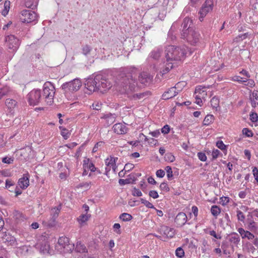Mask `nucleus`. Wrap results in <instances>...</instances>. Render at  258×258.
I'll return each mask as SVG.
<instances>
[{
	"mask_svg": "<svg viewBox=\"0 0 258 258\" xmlns=\"http://www.w3.org/2000/svg\"><path fill=\"white\" fill-rule=\"evenodd\" d=\"M138 76L137 70L131 69L120 72L117 76L115 85L117 89L122 94H126L132 100H137L146 98L151 95V92H144L133 94L137 90L136 77Z\"/></svg>",
	"mask_w": 258,
	"mask_h": 258,
	"instance_id": "f257e3e1",
	"label": "nucleus"
},
{
	"mask_svg": "<svg viewBox=\"0 0 258 258\" xmlns=\"http://www.w3.org/2000/svg\"><path fill=\"white\" fill-rule=\"evenodd\" d=\"M86 88L90 91H99L104 93L112 87V84L105 77L102 75H97L94 78H90L85 82Z\"/></svg>",
	"mask_w": 258,
	"mask_h": 258,
	"instance_id": "f03ea898",
	"label": "nucleus"
},
{
	"mask_svg": "<svg viewBox=\"0 0 258 258\" xmlns=\"http://www.w3.org/2000/svg\"><path fill=\"white\" fill-rule=\"evenodd\" d=\"M165 53L166 61L175 63L181 61L184 57L186 51L184 48L174 45H169L166 47Z\"/></svg>",
	"mask_w": 258,
	"mask_h": 258,
	"instance_id": "7ed1b4c3",
	"label": "nucleus"
},
{
	"mask_svg": "<svg viewBox=\"0 0 258 258\" xmlns=\"http://www.w3.org/2000/svg\"><path fill=\"white\" fill-rule=\"evenodd\" d=\"M55 94V88L50 82H46L43 85V99L48 105H51L53 102Z\"/></svg>",
	"mask_w": 258,
	"mask_h": 258,
	"instance_id": "20e7f679",
	"label": "nucleus"
},
{
	"mask_svg": "<svg viewBox=\"0 0 258 258\" xmlns=\"http://www.w3.org/2000/svg\"><path fill=\"white\" fill-rule=\"evenodd\" d=\"M181 35L183 39H185L191 45L196 44L200 38V34L195 28L184 30Z\"/></svg>",
	"mask_w": 258,
	"mask_h": 258,
	"instance_id": "39448f33",
	"label": "nucleus"
},
{
	"mask_svg": "<svg viewBox=\"0 0 258 258\" xmlns=\"http://www.w3.org/2000/svg\"><path fill=\"white\" fill-rule=\"evenodd\" d=\"M81 86V81L79 79H75L73 81L63 84L61 86V89L65 92H73L78 91Z\"/></svg>",
	"mask_w": 258,
	"mask_h": 258,
	"instance_id": "423d86ee",
	"label": "nucleus"
},
{
	"mask_svg": "<svg viewBox=\"0 0 258 258\" xmlns=\"http://www.w3.org/2000/svg\"><path fill=\"white\" fill-rule=\"evenodd\" d=\"M27 99L31 105H36L43 100L40 90L34 89L28 95Z\"/></svg>",
	"mask_w": 258,
	"mask_h": 258,
	"instance_id": "0eeeda50",
	"label": "nucleus"
},
{
	"mask_svg": "<svg viewBox=\"0 0 258 258\" xmlns=\"http://www.w3.org/2000/svg\"><path fill=\"white\" fill-rule=\"evenodd\" d=\"M36 19L37 15L34 11L24 10L21 12L20 20L23 23H29L35 21Z\"/></svg>",
	"mask_w": 258,
	"mask_h": 258,
	"instance_id": "6e6552de",
	"label": "nucleus"
},
{
	"mask_svg": "<svg viewBox=\"0 0 258 258\" xmlns=\"http://www.w3.org/2000/svg\"><path fill=\"white\" fill-rule=\"evenodd\" d=\"M5 42L9 49H12L13 51H16L20 44V40L13 35L6 36Z\"/></svg>",
	"mask_w": 258,
	"mask_h": 258,
	"instance_id": "1a4fd4ad",
	"label": "nucleus"
},
{
	"mask_svg": "<svg viewBox=\"0 0 258 258\" xmlns=\"http://www.w3.org/2000/svg\"><path fill=\"white\" fill-rule=\"evenodd\" d=\"M213 1H205V3L201 8L199 14H200L199 20L202 22L206 15L213 9Z\"/></svg>",
	"mask_w": 258,
	"mask_h": 258,
	"instance_id": "9d476101",
	"label": "nucleus"
},
{
	"mask_svg": "<svg viewBox=\"0 0 258 258\" xmlns=\"http://www.w3.org/2000/svg\"><path fill=\"white\" fill-rule=\"evenodd\" d=\"M184 84V82H178L173 87H171L167 91H165L162 95V99L164 100H167L174 97L178 94V92L176 91V89L179 88V85H183Z\"/></svg>",
	"mask_w": 258,
	"mask_h": 258,
	"instance_id": "9b49d317",
	"label": "nucleus"
},
{
	"mask_svg": "<svg viewBox=\"0 0 258 258\" xmlns=\"http://www.w3.org/2000/svg\"><path fill=\"white\" fill-rule=\"evenodd\" d=\"M118 158H114L112 157H110V158H108L105 160V164L106 167L105 168V170L106 173L110 171L111 168L112 169L114 172H115V170L116 168V166L115 165V161L117 160Z\"/></svg>",
	"mask_w": 258,
	"mask_h": 258,
	"instance_id": "f8f14e48",
	"label": "nucleus"
},
{
	"mask_svg": "<svg viewBox=\"0 0 258 258\" xmlns=\"http://www.w3.org/2000/svg\"><path fill=\"white\" fill-rule=\"evenodd\" d=\"M160 231L162 234L168 238H172L175 235V230L166 226H162Z\"/></svg>",
	"mask_w": 258,
	"mask_h": 258,
	"instance_id": "ddd939ff",
	"label": "nucleus"
},
{
	"mask_svg": "<svg viewBox=\"0 0 258 258\" xmlns=\"http://www.w3.org/2000/svg\"><path fill=\"white\" fill-rule=\"evenodd\" d=\"M139 81L142 84L147 85L149 84L152 79L151 76L147 72H142L138 76Z\"/></svg>",
	"mask_w": 258,
	"mask_h": 258,
	"instance_id": "4468645a",
	"label": "nucleus"
},
{
	"mask_svg": "<svg viewBox=\"0 0 258 258\" xmlns=\"http://www.w3.org/2000/svg\"><path fill=\"white\" fill-rule=\"evenodd\" d=\"M174 221L178 226L181 227L186 222L187 216L184 213L180 212L176 216Z\"/></svg>",
	"mask_w": 258,
	"mask_h": 258,
	"instance_id": "2eb2a0df",
	"label": "nucleus"
},
{
	"mask_svg": "<svg viewBox=\"0 0 258 258\" xmlns=\"http://www.w3.org/2000/svg\"><path fill=\"white\" fill-rule=\"evenodd\" d=\"M114 132L119 135L124 134L126 133L127 128L126 126L122 123H116L113 126Z\"/></svg>",
	"mask_w": 258,
	"mask_h": 258,
	"instance_id": "dca6fc26",
	"label": "nucleus"
},
{
	"mask_svg": "<svg viewBox=\"0 0 258 258\" xmlns=\"http://www.w3.org/2000/svg\"><path fill=\"white\" fill-rule=\"evenodd\" d=\"M106 120V123L107 126H109L114 122L116 118V115L110 113L104 114L101 117Z\"/></svg>",
	"mask_w": 258,
	"mask_h": 258,
	"instance_id": "f3484780",
	"label": "nucleus"
},
{
	"mask_svg": "<svg viewBox=\"0 0 258 258\" xmlns=\"http://www.w3.org/2000/svg\"><path fill=\"white\" fill-rule=\"evenodd\" d=\"M238 231L243 239L247 238L248 239L250 240L253 239L254 238V236L253 234L248 231L244 230L242 228H239L238 229Z\"/></svg>",
	"mask_w": 258,
	"mask_h": 258,
	"instance_id": "a211bd4d",
	"label": "nucleus"
},
{
	"mask_svg": "<svg viewBox=\"0 0 258 258\" xmlns=\"http://www.w3.org/2000/svg\"><path fill=\"white\" fill-rule=\"evenodd\" d=\"M192 21L189 18L186 17L184 19L183 22L182 24V33L184 30H188L189 29H194V28L192 27Z\"/></svg>",
	"mask_w": 258,
	"mask_h": 258,
	"instance_id": "6ab92c4d",
	"label": "nucleus"
},
{
	"mask_svg": "<svg viewBox=\"0 0 258 258\" xmlns=\"http://www.w3.org/2000/svg\"><path fill=\"white\" fill-rule=\"evenodd\" d=\"M61 208V205H59L56 207L53 208L51 209V215H52V219H53L52 223H50L48 224L49 226H52L54 225V222L55 219L58 216L59 213L60 211Z\"/></svg>",
	"mask_w": 258,
	"mask_h": 258,
	"instance_id": "aec40b11",
	"label": "nucleus"
},
{
	"mask_svg": "<svg viewBox=\"0 0 258 258\" xmlns=\"http://www.w3.org/2000/svg\"><path fill=\"white\" fill-rule=\"evenodd\" d=\"M251 104L252 107L255 108L258 106V91H254L250 97Z\"/></svg>",
	"mask_w": 258,
	"mask_h": 258,
	"instance_id": "412c9836",
	"label": "nucleus"
},
{
	"mask_svg": "<svg viewBox=\"0 0 258 258\" xmlns=\"http://www.w3.org/2000/svg\"><path fill=\"white\" fill-rule=\"evenodd\" d=\"M174 62H166V64L160 68V72L162 75L167 73L171 69L173 68Z\"/></svg>",
	"mask_w": 258,
	"mask_h": 258,
	"instance_id": "4be33fe9",
	"label": "nucleus"
},
{
	"mask_svg": "<svg viewBox=\"0 0 258 258\" xmlns=\"http://www.w3.org/2000/svg\"><path fill=\"white\" fill-rule=\"evenodd\" d=\"M247 228L251 231H254L256 230L257 228L256 223L252 220V216H250V218L248 217L247 219Z\"/></svg>",
	"mask_w": 258,
	"mask_h": 258,
	"instance_id": "5701e85b",
	"label": "nucleus"
},
{
	"mask_svg": "<svg viewBox=\"0 0 258 258\" xmlns=\"http://www.w3.org/2000/svg\"><path fill=\"white\" fill-rule=\"evenodd\" d=\"M18 184L22 188H27L29 184V178L27 176H23L19 180Z\"/></svg>",
	"mask_w": 258,
	"mask_h": 258,
	"instance_id": "b1692460",
	"label": "nucleus"
},
{
	"mask_svg": "<svg viewBox=\"0 0 258 258\" xmlns=\"http://www.w3.org/2000/svg\"><path fill=\"white\" fill-rule=\"evenodd\" d=\"M58 244L62 247L65 248L70 244V239L67 237H61L58 240Z\"/></svg>",
	"mask_w": 258,
	"mask_h": 258,
	"instance_id": "393cba45",
	"label": "nucleus"
},
{
	"mask_svg": "<svg viewBox=\"0 0 258 258\" xmlns=\"http://www.w3.org/2000/svg\"><path fill=\"white\" fill-rule=\"evenodd\" d=\"M90 217V215L87 214H81L78 218L77 220L81 226H83L84 224L87 222Z\"/></svg>",
	"mask_w": 258,
	"mask_h": 258,
	"instance_id": "a878e982",
	"label": "nucleus"
},
{
	"mask_svg": "<svg viewBox=\"0 0 258 258\" xmlns=\"http://www.w3.org/2000/svg\"><path fill=\"white\" fill-rule=\"evenodd\" d=\"M229 241L231 243L237 245L240 242V237L238 234L236 233H232L229 236Z\"/></svg>",
	"mask_w": 258,
	"mask_h": 258,
	"instance_id": "bb28decb",
	"label": "nucleus"
},
{
	"mask_svg": "<svg viewBox=\"0 0 258 258\" xmlns=\"http://www.w3.org/2000/svg\"><path fill=\"white\" fill-rule=\"evenodd\" d=\"M50 246L47 242L44 241L42 242L40 247V250L43 253H49Z\"/></svg>",
	"mask_w": 258,
	"mask_h": 258,
	"instance_id": "cd10ccee",
	"label": "nucleus"
},
{
	"mask_svg": "<svg viewBox=\"0 0 258 258\" xmlns=\"http://www.w3.org/2000/svg\"><path fill=\"white\" fill-rule=\"evenodd\" d=\"M161 50L158 48L153 50L150 53V57L153 58L154 59H158L161 56Z\"/></svg>",
	"mask_w": 258,
	"mask_h": 258,
	"instance_id": "c85d7f7f",
	"label": "nucleus"
},
{
	"mask_svg": "<svg viewBox=\"0 0 258 258\" xmlns=\"http://www.w3.org/2000/svg\"><path fill=\"white\" fill-rule=\"evenodd\" d=\"M14 218L18 222L24 221L26 219L25 216L18 211H15L13 213Z\"/></svg>",
	"mask_w": 258,
	"mask_h": 258,
	"instance_id": "c756f323",
	"label": "nucleus"
},
{
	"mask_svg": "<svg viewBox=\"0 0 258 258\" xmlns=\"http://www.w3.org/2000/svg\"><path fill=\"white\" fill-rule=\"evenodd\" d=\"M214 120V116L211 114L207 115L204 118L203 121L204 125H208L212 123Z\"/></svg>",
	"mask_w": 258,
	"mask_h": 258,
	"instance_id": "7c9ffc66",
	"label": "nucleus"
},
{
	"mask_svg": "<svg viewBox=\"0 0 258 258\" xmlns=\"http://www.w3.org/2000/svg\"><path fill=\"white\" fill-rule=\"evenodd\" d=\"M76 250L77 252L80 253L87 252V249L84 244H82L81 242H77Z\"/></svg>",
	"mask_w": 258,
	"mask_h": 258,
	"instance_id": "2f4dec72",
	"label": "nucleus"
},
{
	"mask_svg": "<svg viewBox=\"0 0 258 258\" xmlns=\"http://www.w3.org/2000/svg\"><path fill=\"white\" fill-rule=\"evenodd\" d=\"M38 5V1H25V6L26 8L34 10Z\"/></svg>",
	"mask_w": 258,
	"mask_h": 258,
	"instance_id": "473e14b6",
	"label": "nucleus"
},
{
	"mask_svg": "<svg viewBox=\"0 0 258 258\" xmlns=\"http://www.w3.org/2000/svg\"><path fill=\"white\" fill-rule=\"evenodd\" d=\"M5 103L8 108L11 109L16 106L17 102L14 99L8 98L6 99Z\"/></svg>",
	"mask_w": 258,
	"mask_h": 258,
	"instance_id": "72a5a7b5",
	"label": "nucleus"
},
{
	"mask_svg": "<svg viewBox=\"0 0 258 258\" xmlns=\"http://www.w3.org/2000/svg\"><path fill=\"white\" fill-rule=\"evenodd\" d=\"M4 9L2 12V14L6 16L9 11L10 8V1H5L4 6Z\"/></svg>",
	"mask_w": 258,
	"mask_h": 258,
	"instance_id": "f704fd0d",
	"label": "nucleus"
},
{
	"mask_svg": "<svg viewBox=\"0 0 258 258\" xmlns=\"http://www.w3.org/2000/svg\"><path fill=\"white\" fill-rule=\"evenodd\" d=\"M250 35H251V33H249V32H246L239 35L234 39V41L238 42L239 41L243 40L248 37Z\"/></svg>",
	"mask_w": 258,
	"mask_h": 258,
	"instance_id": "c9c22d12",
	"label": "nucleus"
},
{
	"mask_svg": "<svg viewBox=\"0 0 258 258\" xmlns=\"http://www.w3.org/2000/svg\"><path fill=\"white\" fill-rule=\"evenodd\" d=\"M250 35H251V33H249V32H246L239 35L234 39V41L238 42L239 41L243 40L248 37Z\"/></svg>",
	"mask_w": 258,
	"mask_h": 258,
	"instance_id": "e433bc0d",
	"label": "nucleus"
},
{
	"mask_svg": "<svg viewBox=\"0 0 258 258\" xmlns=\"http://www.w3.org/2000/svg\"><path fill=\"white\" fill-rule=\"evenodd\" d=\"M250 35H251V33H249V32H246L239 35L234 39V41L238 42L239 41L243 40L248 37Z\"/></svg>",
	"mask_w": 258,
	"mask_h": 258,
	"instance_id": "4c0bfd02",
	"label": "nucleus"
},
{
	"mask_svg": "<svg viewBox=\"0 0 258 258\" xmlns=\"http://www.w3.org/2000/svg\"><path fill=\"white\" fill-rule=\"evenodd\" d=\"M212 215L214 216H217L220 213V209L216 205L213 206L211 209Z\"/></svg>",
	"mask_w": 258,
	"mask_h": 258,
	"instance_id": "58836bf2",
	"label": "nucleus"
},
{
	"mask_svg": "<svg viewBox=\"0 0 258 258\" xmlns=\"http://www.w3.org/2000/svg\"><path fill=\"white\" fill-rule=\"evenodd\" d=\"M211 104L213 108H217L219 107V100L218 97H213L211 100Z\"/></svg>",
	"mask_w": 258,
	"mask_h": 258,
	"instance_id": "ea45409f",
	"label": "nucleus"
},
{
	"mask_svg": "<svg viewBox=\"0 0 258 258\" xmlns=\"http://www.w3.org/2000/svg\"><path fill=\"white\" fill-rule=\"evenodd\" d=\"M119 218L123 221H129L132 219V216L129 214L124 213L120 215Z\"/></svg>",
	"mask_w": 258,
	"mask_h": 258,
	"instance_id": "a19ab883",
	"label": "nucleus"
},
{
	"mask_svg": "<svg viewBox=\"0 0 258 258\" xmlns=\"http://www.w3.org/2000/svg\"><path fill=\"white\" fill-rule=\"evenodd\" d=\"M91 49L92 48L90 46L88 45H85L82 47L83 53L85 55H87L90 54Z\"/></svg>",
	"mask_w": 258,
	"mask_h": 258,
	"instance_id": "79ce46f5",
	"label": "nucleus"
},
{
	"mask_svg": "<svg viewBox=\"0 0 258 258\" xmlns=\"http://www.w3.org/2000/svg\"><path fill=\"white\" fill-rule=\"evenodd\" d=\"M165 170L167 172V176L168 180H171L172 177H173V173L172 168L170 166H166L165 168Z\"/></svg>",
	"mask_w": 258,
	"mask_h": 258,
	"instance_id": "37998d69",
	"label": "nucleus"
},
{
	"mask_svg": "<svg viewBox=\"0 0 258 258\" xmlns=\"http://www.w3.org/2000/svg\"><path fill=\"white\" fill-rule=\"evenodd\" d=\"M141 202L142 204L145 205L148 208L155 209L154 206L149 201L144 199H141Z\"/></svg>",
	"mask_w": 258,
	"mask_h": 258,
	"instance_id": "c03bdc74",
	"label": "nucleus"
},
{
	"mask_svg": "<svg viewBox=\"0 0 258 258\" xmlns=\"http://www.w3.org/2000/svg\"><path fill=\"white\" fill-rule=\"evenodd\" d=\"M176 255L179 257H182L184 255V252L181 247H178L175 251Z\"/></svg>",
	"mask_w": 258,
	"mask_h": 258,
	"instance_id": "a18cd8bd",
	"label": "nucleus"
},
{
	"mask_svg": "<svg viewBox=\"0 0 258 258\" xmlns=\"http://www.w3.org/2000/svg\"><path fill=\"white\" fill-rule=\"evenodd\" d=\"M242 133L247 137H251L253 135L252 131L247 128H244L242 130Z\"/></svg>",
	"mask_w": 258,
	"mask_h": 258,
	"instance_id": "49530a36",
	"label": "nucleus"
},
{
	"mask_svg": "<svg viewBox=\"0 0 258 258\" xmlns=\"http://www.w3.org/2000/svg\"><path fill=\"white\" fill-rule=\"evenodd\" d=\"M61 135L64 139H67L69 137L70 134L67 129L63 128L61 130Z\"/></svg>",
	"mask_w": 258,
	"mask_h": 258,
	"instance_id": "de8ad7c7",
	"label": "nucleus"
},
{
	"mask_svg": "<svg viewBox=\"0 0 258 258\" xmlns=\"http://www.w3.org/2000/svg\"><path fill=\"white\" fill-rule=\"evenodd\" d=\"M237 217L239 221L243 222L245 219V216L243 213L240 210L237 211Z\"/></svg>",
	"mask_w": 258,
	"mask_h": 258,
	"instance_id": "09e8293b",
	"label": "nucleus"
},
{
	"mask_svg": "<svg viewBox=\"0 0 258 258\" xmlns=\"http://www.w3.org/2000/svg\"><path fill=\"white\" fill-rule=\"evenodd\" d=\"M160 188L161 190L167 192L169 191V187L167 184L165 182H162L160 184Z\"/></svg>",
	"mask_w": 258,
	"mask_h": 258,
	"instance_id": "8fccbe9b",
	"label": "nucleus"
},
{
	"mask_svg": "<svg viewBox=\"0 0 258 258\" xmlns=\"http://www.w3.org/2000/svg\"><path fill=\"white\" fill-rule=\"evenodd\" d=\"M166 160L172 162L174 161L175 158V157L171 153H167L165 155V157Z\"/></svg>",
	"mask_w": 258,
	"mask_h": 258,
	"instance_id": "3c124183",
	"label": "nucleus"
},
{
	"mask_svg": "<svg viewBox=\"0 0 258 258\" xmlns=\"http://www.w3.org/2000/svg\"><path fill=\"white\" fill-rule=\"evenodd\" d=\"M102 103L99 102H95L92 105V107L93 109L99 110L101 108Z\"/></svg>",
	"mask_w": 258,
	"mask_h": 258,
	"instance_id": "603ef678",
	"label": "nucleus"
},
{
	"mask_svg": "<svg viewBox=\"0 0 258 258\" xmlns=\"http://www.w3.org/2000/svg\"><path fill=\"white\" fill-rule=\"evenodd\" d=\"M250 119L253 122H255L258 120V115L257 113L255 112H252L250 114Z\"/></svg>",
	"mask_w": 258,
	"mask_h": 258,
	"instance_id": "864d4df0",
	"label": "nucleus"
},
{
	"mask_svg": "<svg viewBox=\"0 0 258 258\" xmlns=\"http://www.w3.org/2000/svg\"><path fill=\"white\" fill-rule=\"evenodd\" d=\"M216 146L221 150H225L226 147L222 141H219L216 143Z\"/></svg>",
	"mask_w": 258,
	"mask_h": 258,
	"instance_id": "5fc2aeb1",
	"label": "nucleus"
},
{
	"mask_svg": "<svg viewBox=\"0 0 258 258\" xmlns=\"http://www.w3.org/2000/svg\"><path fill=\"white\" fill-rule=\"evenodd\" d=\"M28 249L26 246H23L22 247H19L17 248V252L18 253L23 254V252H27Z\"/></svg>",
	"mask_w": 258,
	"mask_h": 258,
	"instance_id": "6e6d98bb",
	"label": "nucleus"
},
{
	"mask_svg": "<svg viewBox=\"0 0 258 258\" xmlns=\"http://www.w3.org/2000/svg\"><path fill=\"white\" fill-rule=\"evenodd\" d=\"M149 196L153 199H157L159 197L157 191L154 190L149 191Z\"/></svg>",
	"mask_w": 258,
	"mask_h": 258,
	"instance_id": "4d7b16f0",
	"label": "nucleus"
},
{
	"mask_svg": "<svg viewBox=\"0 0 258 258\" xmlns=\"http://www.w3.org/2000/svg\"><path fill=\"white\" fill-rule=\"evenodd\" d=\"M132 194L134 196L141 197L142 195L141 191L136 187L134 188Z\"/></svg>",
	"mask_w": 258,
	"mask_h": 258,
	"instance_id": "13d9d810",
	"label": "nucleus"
},
{
	"mask_svg": "<svg viewBox=\"0 0 258 258\" xmlns=\"http://www.w3.org/2000/svg\"><path fill=\"white\" fill-rule=\"evenodd\" d=\"M104 144V143L103 142H99L97 143L94 146L92 152L95 153L96 152L99 148V147L102 146Z\"/></svg>",
	"mask_w": 258,
	"mask_h": 258,
	"instance_id": "bf43d9fd",
	"label": "nucleus"
},
{
	"mask_svg": "<svg viewBox=\"0 0 258 258\" xmlns=\"http://www.w3.org/2000/svg\"><path fill=\"white\" fill-rule=\"evenodd\" d=\"M14 185V182H13L12 180L7 179L6 180L5 187L6 188H9L11 186H12Z\"/></svg>",
	"mask_w": 258,
	"mask_h": 258,
	"instance_id": "052dcab7",
	"label": "nucleus"
},
{
	"mask_svg": "<svg viewBox=\"0 0 258 258\" xmlns=\"http://www.w3.org/2000/svg\"><path fill=\"white\" fill-rule=\"evenodd\" d=\"M198 156L199 159L202 161H206L207 160V156L206 154L204 153H199L198 154Z\"/></svg>",
	"mask_w": 258,
	"mask_h": 258,
	"instance_id": "680f3d73",
	"label": "nucleus"
},
{
	"mask_svg": "<svg viewBox=\"0 0 258 258\" xmlns=\"http://www.w3.org/2000/svg\"><path fill=\"white\" fill-rule=\"evenodd\" d=\"M156 176L158 177L162 178L165 175V172L163 170L159 169L156 171Z\"/></svg>",
	"mask_w": 258,
	"mask_h": 258,
	"instance_id": "e2e57ef3",
	"label": "nucleus"
},
{
	"mask_svg": "<svg viewBox=\"0 0 258 258\" xmlns=\"http://www.w3.org/2000/svg\"><path fill=\"white\" fill-rule=\"evenodd\" d=\"M170 131V127L168 125H165L161 129V132L164 134H168Z\"/></svg>",
	"mask_w": 258,
	"mask_h": 258,
	"instance_id": "0e129e2a",
	"label": "nucleus"
},
{
	"mask_svg": "<svg viewBox=\"0 0 258 258\" xmlns=\"http://www.w3.org/2000/svg\"><path fill=\"white\" fill-rule=\"evenodd\" d=\"M120 185H125L126 184H128L130 183V179H120L118 181Z\"/></svg>",
	"mask_w": 258,
	"mask_h": 258,
	"instance_id": "69168bd1",
	"label": "nucleus"
},
{
	"mask_svg": "<svg viewBox=\"0 0 258 258\" xmlns=\"http://www.w3.org/2000/svg\"><path fill=\"white\" fill-rule=\"evenodd\" d=\"M134 167V165L133 164L127 163L125 165L124 169L125 171H129L130 170L133 169Z\"/></svg>",
	"mask_w": 258,
	"mask_h": 258,
	"instance_id": "338daca9",
	"label": "nucleus"
},
{
	"mask_svg": "<svg viewBox=\"0 0 258 258\" xmlns=\"http://www.w3.org/2000/svg\"><path fill=\"white\" fill-rule=\"evenodd\" d=\"M253 176L255 178V180L258 182V169L256 167H254L252 170Z\"/></svg>",
	"mask_w": 258,
	"mask_h": 258,
	"instance_id": "774afa93",
	"label": "nucleus"
}]
</instances>
